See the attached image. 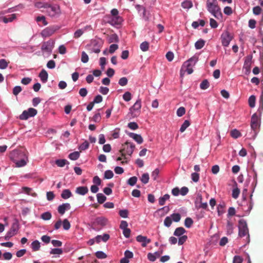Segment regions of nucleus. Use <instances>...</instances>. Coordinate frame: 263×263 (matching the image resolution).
<instances>
[{"label": "nucleus", "instance_id": "13d9d810", "mask_svg": "<svg viewBox=\"0 0 263 263\" xmlns=\"http://www.w3.org/2000/svg\"><path fill=\"white\" fill-rule=\"evenodd\" d=\"M119 215L122 218H127L128 215V211L127 210H122L119 211Z\"/></svg>", "mask_w": 263, "mask_h": 263}, {"label": "nucleus", "instance_id": "aec40b11", "mask_svg": "<svg viewBox=\"0 0 263 263\" xmlns=\"http://www.w3.org/2000/svg\"><path fill=\"white\" fill-rule=\"evenodd\" d=\"M88 192L87 186H79L76 188V193L81 195H84Z\"/></svg>", "mask_w": 263, "mask_h": 263}, {"label": "nucleus", "instance_id": "473e14b6", "mask_svg": "<svg viewBox=\"0 0 263 263\" xmlns=\"http://www.w3.org/2000/svg\"><path fill=\"white\" fill-rule=\"evenodd\" d=\"M170 198L168 194H165L163 197L159 199V204L160 205H163L165 204V201Z\"/></svg>", "mask_w": 263, "mask_h": 263}, {"label": "nucleus", "instance_id": "0eeeda50", "mask_svg": "<svg viewBox=\"0 0 263 263\" xmlns=\"http://www.w3.org/2000/svg\"><path fill=\"white\" fill-rule=\"evenodd\" d=\"M46 9L47 12L51 17H54L61 13L60 8L58 5H48Z\"/></svg>", "mask_w": 263, "mask_h": 263}, {"label": "nucleus", "instance_id": "a18cd8bd", "mask_svg": "<svg viewBox=\"0 0 263 263\" xmlns=\"http://www.w3.org/2000/svg\"><path fill=\"white\" fill-rule=\"evenodd\" d=\"M193 224V220L191 218L187 217L185 219L184 221V226L187 228H190L192 224Z\"/></svg>", "mask_w": 263, "mask_h": 263}, {"label": "nucleus", "instance_id": "39448f33", "mask_svg": "<svg viewBox=\"0 0 263 263\" xmlns=\"http://www.w3.org/2000/svg\"><path fill=\"white\" fill-rule=\"evenodd\" d=\"M141 108V101L140 99H138L129 109V112L133 117H137L140 115Z\"/></svg>", "mask_w": 263, "mask_h": 263}, {"label": "nucleus", "instance_id": "bb28decb", "mask_svg": "<svg viewBox=\"0 0 263 263\" xmlns=\"http://www.w3.org/2000/svg\"><path fill=\"white\" fill-rule=\"evenodd\" d=\"M185 232V230L182 227H179L176 229L174 235L177 236H180Z\"/></svg>", "mask_w": 263, "mask_h": 263}, {"label": "nucleus", "instance_id": "5fc2aeb1", "mask_svg": "<svg viewBox=\"0 0 263 263\" xmlns=\"http://www.w3.org/2000/svg\"><path fill=\"white\" fill-rule=\"evenodd\" d=\"M185 113V109L184 107H180L177 110V115L178 117H182Z\"/></svg>", "mask_w": 263, "mask_h": 263}, {"label": "nucleus", "instance_id": "a19ab883", "mask_svg": "<svg viewBox=\"0 0 263 263\" xmlns=\"http://www.w3.org/2000/svg\"><path fill=\"white\" fill-rule=\"evenodd\" d=\"M149 175L148 173H144L142 175L141 178V182L144 184H146L149 181Z\"/></svg>", "mask_w": 263, "mask_h": 263}, {"label": "nucleus", "instance_id": "4be33fe9", "mask_svg": "<svg viewBox=\"0 0 263 263\" xmlns=\"http://www.w3.org/2000/svg\"><path fill=\"white\" fill-rule=\"evenodd\" d=\"M39 77L43 83L47 81L48 74L45 69H42L39 74Z\"/></svg>", "mask_w": 263, "mask_h": 263}, {"label": "nucleus", "instance_id": "2f4dec72", "mask_svg": "<svg viewBox=\"0 0 263 263\" xmlns=\"http://www.w3.org/2000/svg\"><path fill=\"white\" fill-rule=\"evenodd\" d=\"M230 135L232 137L237 139L241 136V133L236 129H233L231 131Z\"/></svg>", "mask_w": 263, "mask_h": 263}, {"label": "nucleus", "instance_id": "ddd939ff", "mask_svg": "<svg viewBox=\"0 0 263 263\" xmlns=\"http://www.w3.org/2000/svg\"><path fill=\"white\" fill-rule=\"evenodd\" d=\"M18 229L17 224L13 223L11 226L10 230L7 233L5 236V240H9L11 237L14 236Z\"/></svg>", "mask_w": 263, "mask_h": 263}, {"label": "nucleus", "instance_id": "e433bc0d", "mask_svg": "<svg viewBox=\"0 0 263 263\" xmlns=\"http://www.w3.org/2000/svg\"><path fill=\"white\" fill-rule=\"evenodd\" d=\"M255 101H256V98L255 96L252 95L251 96L248 100L249 105V106L253 108L255 105Z\"/></svg>", "mask_w": 263, "mask_h": 263}, {"label": "nucleus", "instance_id": "cd10ccee", "mask_svg": "<svg viewBox=\"0 0 263 263\" xmlns=\"http://www.w3.org/2000/svg\"><path fill=\"white\" fill-rule=\"evenodd\" d=\"M181 6L184 9H189L192 7L193 4L191 1L185 0L181 3Z\"/></svg>", "mask_w": 263, "mask_h": 263}, {"label": "nucleus", "instance_id": "7ed1b4c3", "mask_svg": "<svg viewBox=\"0 0 263 263\" xmlns=\"http://www.w3.org/2000/svg\"><path fill=\"white\" fill-rule=\"evenodd\" d=\"M135 148V145L134 144L127 141L122 144V148L119 151V152L121 153L122 157H123L124 159H125L126 154L131 156Z\"/></svg>", "mask_w": 263, "mask_h": 263}, {"label": "nucleus", "instance_id": "a878e982", "mask_svg": "<svg viewBox=\"0 0 263 263\" xmlns=\"http://www.w3.org/2000/svg\"><path fill=\"white\" fill-rule=\"evenodd\" d=\"M205 41L202 39H200L197 41L195 44V47L196 49H201L205 45Z\"/></svg>", "mask_w": 263, "mask_h": 263}, {"label": "nucleus", "instance_id": "c03bdc74", "mask_svg": "<svg viewBox=\"0 0 263 263\" xmlns=\"http://www.w3.org/2000/svg\"><path fill=\"white\" fill-rule=\"evenodd\" d=\"M209 82L207 80H204L200 84V87L201 89H206L209 87Z\"/></svg>", "mask_w": 263, "mask_h": 263}, {"label": "nucleus", "instance_id": "58836bf2", "mask_svg": "<svg viewBox=\"0 0 263 263\" xmlns=\"http://www.w3.org/2000/svg\"><path fill=\"white\" fill-rule=\"evenodd\" d=\"M227 230L228 234H231L233 233V225L232 222L229 220L227 221Z\"/></svg>", "mask_w": 263, "mask_h": 263}, {"label": "nucleus", "instance_id": "f257e3e1", "mask_svg": "<svg viewBox=\"0 0 263 263\" xmlns=\"http://www.w3.org/2000/svg\"><path fill=\"white\" fill-rule=\"evenodd\" d=\"M206 8L208 11L216 18L222 17V13L217 0H207Z\"/></svg>", "mask_w": 263, "mask_h": 263}, {"label": "nucleus", "instance_id": "09e8293b", "mask_svg": "<svg viewBox=\"0 0 263 263\" xmlns=\"http://www.w3.org/2000/svg\"><path fill=\"white\" fill-rule=\"evenodd\" d=\"M70 223L67 219H64L63 221V227L64 230H68L70 228Z\"/></svg>", "mask_w": 263, "mask_h": 263}, {"label": "nucleus", "instance_id": "de8ad7c7", "mask_svg": "<svg viewBox=\"0 0 263 263\" xmlns=\"http://www.w3.org/2000/svg\"><path fill=\"white\" fill-rule=\"evenodd\" d=\"M114 176L113 172L110 170L106 171L104 173V179H111Z\"/></svg>", "mask_w": 263, "mask_h": 263}, {"label": "nucleus", "instance_id": "5701e85b", "mask_svg": "<svg viewBox=\"0 0 263 263\" xmlns=\"http://www.w3.org/2000/svg\"><path fill=\"white\" fill-rule=\"evenodd\" d=\"M16 14H12L9 15V17H7L6 16H2V20L5 23H8V22H12L14 19L16 18Z\"/></svg>", "mask_w": 263, "mask_h": 263}, {"label": "nucleus", "instance_id": "4468645a", "mask_svg": "<svg viewBox=\"0 0 263 263\" xmlns=\"http://www.w3.org/2000/svg\"><path fill=\"white\" fill-rule=\"evenodd\" d=\"M259 126V119L256 115L254 114L251 117V127L254 130H256Z\"/></svg>", "mask_w": 263, "mask_h": 263}, {"label": "nucleus", "instance_id": "338daca9", "mask_svg": "<svg viewBox=\"0 0 263 263\" xmlns=\"http://www.w3.org/2000/svg\"><path fill=\"white\" fill-rule=\"evenodd\" d=\"M22 88L20 86H15L13 89V93L15 96H17L21 91Z\"/></svg>", "mask_w": 263, "mask_h": 263}, {"label": "nucleus", "instance_id": "1a4fd4ad", "mask_svg": "<svg viewBox=\"0 0 263 263\" xmlns=\"http://www.w3.org/2000/svg\"><path fill=\"white\" fill-rule=\"evenodd\" d=\"M232 39L233 36L231 33L228 31H225L221 35L222 45L225 47L228 46Z\"/></svg>", "mask_w": 263, "mask_h": 263}, {"label": "nucleus", "instance_id": "f03ea898", "mask_svg": "<svg viewBox=\"0 0 263 263\" xmlns=\"http://www.w3.org/2000/svg\"><path fill=\"white\" fill-rule=\"evenodd\" d=\"M238 235L240 237L247 236L246 237V244L250 242V236L249 234V229L247 226V222L245 220L241 219L238 222Z\"/></svg>", "mask_w": 263, "mask_h": 263}, {"label": "nucleus", "instance_id": "680f3d73", "mask_svg": "<svg viewBox=\"0 0 263 263\" xmlns=\"http://www.w3.org/2000/svg\"><path fill=\"white\" fill-rule=\"evenodd\" d=\"M8 65V62L5 59L0 60V68L5 69L7 67Z\"/></svg>", "mask_w": 263, "mask_h": 263}, {"label": "nucleus", "instance_id": "7c9ffc66", "mask_svg": "<svg viewBox=\"0 0 263 263\" xmlns=\"http://www.w3.org/2000/svg\"><path fill=\"white\" fill-rule=\"evenodd\" d=\"M80 157V152L76 151L69 155V158L72 160H76Z\"/></svg>", "mask_w": 263, "mask_h": 263}, {"label": "nucleus", "instance_id": "6ab92c4d", "mask_svg": "<svg viewBox=\"0 0 263 263\" xmlns=\"http://www.w3.org/2000/svg\"><path fill=\"white\" fill-rule=\"evenodd\" d=\"M22 193H25L28 195H31L34 197L37 196V194L36 193L32 192L33 190L32 188L24 186L22 188Z\"/></svg>", "mask_w": 263, "mask_h": 263}, {"label": "nucleus", "instance_id": "f3484780", "mask_svg": "<svg viewBox=\"0 0 263 263\" xmlns=\"http://www.w3.org/2000/svg\"><path fill=\"white\" fill-rule=\"evenodd\" d=\"M70 208V205L68 203H63L58 207V212L63 215L65 213L66 210H69Z\"/></svg>", "mask_w": 263, "mask_h": 263}, {"label": "nucleus", "instance_id": "c9c22d12", "mask_svg": "<svg viewBox=\"0 0 263 263\" xmlns=\"http://www.w3.org/2000/svg\"><path fill=\"white\" fill-rule=\"evenodd\" d=\"M190 125V122L189 120H185L183 123L182 124L180 131L181 133L184 132L185 129Z\"/></svg>", "mask_w": 263, "mask_h": 263}, {"label": "nucleus", "instance_id": "b1692460", "mask_svg": "<svg viewBox=\"0 0 263 263\" xmlns=\"http://www.w3.org/2000/svg\"><path fill=\"white\" fill-rule=\"evenodd\" d=\"M72 196L71 192L68 189L64 190L61 194V197L64 199H68Z\"/></svg>", "mask_w": 263, "mask_h": 263}, {"label": "nucleus", "instance_id": "864d4df0", "mask_svg": "<svg viewBox=\"0 0 263 263\" xmlns=\"http://www.w3.org/2000/svg\"><path fill=\"white\" fill-rule=\"evenodd\" d=\"M62 253H63V250L61 248L52 249H51V250L50 251V253L51 254H58V255L61 254H62Z\"/></svg>", "mask_w": 263, "mask_h": 263}, {"label": "nucleus", "instance_id": "49530a36", "mask_svg": "<svg viewBox=\"0 0 263 263\" xmlns=\"http://www.w3.org/2000/svg\"><path fill=\"white\" fill-rule=\"evenodd\" d=\"M95 255L98 259H105L107 257V255L102 251H97Z\"/></svg>", "mask_w": 263, "mask_h": 263}, {"label": "nucleus", "instance_id": "9d476101", "mask_svg": "<svg viewBox=\"0 0 263 263\" xmlns=\"http://www.w3.org/2000/svg\"><path fill=\"white\" fill-rule=\"evenodd\" d=\"M54 45V42L53 40H49L47 42L43 43L41 47L42 51L50 53L51 52L52 49L53 48Z\"/></svg>", "mask_w": 263, "mask_h": 263}, {"label": "nucleus", "instance_id": "393cba45", "mask_svg": "<svg viewBox=\"0 0 263 263\" xmlns=\"http://www.w3.org/2000/svg\"><path fill=\"white\" fill-rule=\"evenodd\" d=\"M25 158L26 157H22L20 159L15 162L14 163H15L16 166L19 167L25 166L27 164Z\"/></svg>", "mask_w": 263, "mask_h": 263}, {"label": "nucleus", "instance_id": "69168bd1", "mask_svg": "<svg viewBox=\"0 0 263 263\" xmlns=\"http://www.w3.org/2000/svg\"><path fill=\"white\" fill-rule=\"evenodd\" d=\"M160 171L158 168H156L152 173V177L153 180H156L159 175Z\"/></svg>", "mask_w": 263, "mask_h": 263}, {"label": "nucleus", "instance_id": "f704fd0d", "mask_svg": "<svg viewBox=\"0 0 263 263\" xmlns=\"http://www.w3.org/2000/svg\"><path fill=\"white\" fill-rule=\"evenodd\" d=\"M69 162L66 159H58L55 161V164L59 167H63L66 164H68Z\"/></svg>", "mask_w": 263, "mask_h": 263}, {"label": "nucleus", "instance_id": "3c124183", "mask_svg": "<svg viewBox=\"0 0 263 263\" xmlns=\"http://www.w3.org/2000/svg\"><path fill=\"white\" fill-rule=\"evenodd\" d=\"M137 181V178L136 176L130 177L127 181V183L131 186L134 185Z\"/></svg>", "mask_w": 263, "mask_h": 263}, {"label": "nucleus", "instance_id": "e2e57ef3", "mask_svg": "<svg viewBox=\"0 0 263 263\" xmlns=\"http://www.w3.org/2000/svg\"><path fill=\"white\" fill-rule=\"evenodd\" d=\"M128 127L133 130H135L138 128L139 126L137 123L133 122H129L128 124Z\"/></svg>", "mask_w": 263, "mask_h": 263}, {"label": "nucleus", "instance_id": "423d86ee", "mask_svg": "<svg viewBox=\"0 0 263 263\" xmlns=\"http://www.w3.org/2000/svg\"><path fill=\"white\" fill-rule=\"evenodd\" d=\"M37 111L33 108H29L27 110H24L20 116V119L22 120H27L30 117L35 116Z\"/></svg>", "mask_w": 263, "mask_h": 263}, {"label": "nucleus", "instance_id": "37998d69", "mask_svg": "<svg viewBox=\"0 0 263 263\" xmlns=\"http://www.w3.org/2000/svg\"><path fill=\"white\" fill-rule=\"evenodd\" d=\"M172 220L175 222H179L181 219V215L179 213H174L171 216Z\"/></svg>", "mask_w": 263, "mask_h": 263}, {"label": "nucleus", "instance_id": "9b49d317", "mask_svg": "<svg viewBox=\"0 0 263 263\" xmlns=\"http://www.w3.org/2000/svg\"><path fill=\"white\" fill-rule=\"evenodd\" d=\"M58 29L57 26H50L46 28L41 32L43 37H48L52 35Z\"/></svg>", "mask_w": 263, "mask_h": 263}, {"label": "nucleus", "instance_id": "052dcab7", "mask_svg": "<svg viewBox=\"0 0 263 263\" xmlns=\"http://www.w3.org/2000/svg\"><path fill=\"white\" fill-rule=\"evenodd\" d=\"M191 178L194 182H197L199 180V174L197 173H193L191 174Z\"/></svg>", "mask_w": 263, "mask_h": 263}, {"label": "nucleus", "instance_id": "6e6552de", "mask_svg": "<svg viewBox=\"0 0 263 263\" xmlns=\"http://www.w3.org/2000/svg\"><path fill=\"white\" fill-rule=\"evenodd\" d=\"M22 157H26L24 152L20 150H14L9 154L10 159L14 162L20 159Z\"/></svg>", "mask_w": 263, "mask_h": 263}, {"label": "nucleus", "instance_id": "79ce46f5", "mask_svg": "<svg viewBox=\"0 0 263 263\" xmlns=\"http://www.w3.org/2000/svg\"><path fill=\"white\" fill-rule=\"evenodd\" d=\"M89 146V144L88 141H85L83 143H82L79 147V149H80V152L82 151H84L87 148H88Z\"/></svg>", "mask_w": 263, "mask_h": 263}, {"label": "nucleus", "instance_id": "8fccbe9b", "mask_svg": "<svg viewBox=\"0 0 263 263\" xmlns=\"http://www.w3.org/2000/svg\"><path fill=\"white\" fill-rule=\"evenodd\" d=\"M101 119V114L99 112L96 113L92 118V120L95 122H100Z\"/></svg>", "mask_w": 263, "mask_h": 263}, {"label": "nucleus", "instance_id": "dca6fc26", "mask_svg": "<svg viewBox=\"0 0 263 263\" xmlns=\"http://www.w3.org/2000/svg\"><path fill=\"white\" fill-rule=\"evenodd\" d=\"M107 219L105 217H99L96 219L94 224H96L102 227L107 224Z\"/></svg>", "mask_w": 263, "mask_h": 263}, {"label": "nucleus", "instance_id": "4d7b16f0", "mask_svg": "<svg viewBox=\"0 0 263 263\" xmlns=\"http://www.w3.org/2000/svg\"><path fill=\"white\" fill-rule=\"evenodd\" d=\"M128 82V80L126 77H122L119 80V84L120 86H125Z\"/></svg>", "mask_w": 263, "mask_h": 263}, {"label": "nucleus", "instance_id": "bf43d9fd", "mask_svg": "<svg viewBox=\"0 0 263 263\" xmlns=\"http://www.w3.org/2000/svg\"><path fill=\"white\" fill-rule=\"evenodd\" d=\"M36 21L37 22H42L44 25H46L48 24L46 21L45 17L43 15L37 16L36 18Z\"/></svg>", "mask_w": 263, "mask_h": 263}, {"label": "nucleus", "instance_id": "c85d7f7f", "mask_svg": "<svg viewBox=\"0 0 263 263\" xmlns=\"http://www.w3.org/2000/svg\"><path fill=\"white\" fill-rule=\"evenodd\" d=\"M98 202L100 204H102L106 200V197L102 193H98L97 195Z\"/></svg>", "mask_w": 263, "mask_h": 263}, {"label": "nucleus", "instance_id": "603ef678", "mask_svg": "<svg viewBox=\"0 0 263 263\" xmlns=\"http://www.w3.org/2000/svg\"><path fill=\"white\" fill-rule=\"evenodd\" d=\"M172 223V220L171 217H166L164 220V224L166 227H170Z\"/></svg>", "mask_w": 263, "mask_h": 263}, {"label": "nucleus", "instance_id": "72a5a7b5", "mask_svg": "<svg viewBox=\"0 0 263 263\" xmlns=\"http://www.w3.org/2000/svg\"><path fill=\"white\" fill-rule=\"evenodd\" d=\"M34 5H35V7H36L37 8L41 9V8H47L48 4L47 3H44L41 1H38L35 3Z\"/></svg>", "mask_w": 263, "mask_h": 263}, {"label": "nucleus", "instance_id": "412c9836", "mask_svg": "<svg viewBox=\"0 0 263 263\" xmlns=\"http://www.w3.org/2000/svg\"><path fill=\"white\" fill-rule=\"evenodd\" d=\"M109 238V235L107 234H104L103 236L98 235L95 237L96 241L97 243H99L101 240L106 242Z\"/></svg>", "mask_w": 263, "mask_h": 263}, {"label": "nucleus", "instance_id": "f8f14e48", "mask_svg": "<svg viewBox=\"0 0 263 263\" xmlns=\"http://www.w3.org/2000/svg\"><path fill=\"white\" fill-rule=\"evenodd\" d=\"M196 206L198 209H206L208 208V203L207 202H202V197L200 194H198L196 198V200L195 202Z\"/></svg>", "mask_w": 263, "mask_h": 263}, {"label": "nucleus", "instance_id": "ea45409f", "mask_svg": "<svg viewBox=\"0 0 263 263\" xmlns=\"http://www.w3.org/2000/svg\"><path fill=\"white\" fill-rule=\"evenodd\" d=\"M41 217L44 220H48L51 218V214L49 212H46L43 213L41 215Z\"/></svg>", "mask_w": 263, "mask_h": 263}, {"label": "nucleus", "instance_id": "774afa93", "mask_svg": "<svg viewBox=\"0 0 263 263\" xmlns=\"http://www.w3.org/2000/svg\"><path fill=\"white\" fill-rule=\"evenodd\" d=\"M147 258L151 261H155L157 259V256L152 253H148L147 254Z\"/></svg>", "mask_w": 263, "mask_h": 263}, {"label": "nucleus", "instance_id": "a211bd4d", "mask_svg": "<svg viewBox=\"0 0 263 263\" xmlns=\"http://www.w3.org/2000/svg\"><path fill=\"white\" fill-rule=\"evenodd\" d=\"M128 136L134 139L138 144H141L143 142V138L141 135L135 134L133 133H129Z\"/></svg>", "mask_w": 263, "mask_h": 263}, {"label": "nucleus", "instance_id": "4c0bfd02", "mask_svg": "<svg viewBox=\"0 0 263 263\" xmlns=\"http://www.w3.org/2000/svg\"><path fill=\"white\" fill-rule=\"evenodd\" d=\"M140 47L142 51H146L149 49V43L146 41L143 42L140 44Z\"/></svg>", "mask_w": 263, "mask_h": 263}, {"label": "nucleus", "instance_id": "2eb2a0df", "mask_svg": "<svg viewBox=\"0 0 263 263\" xmlns=\"http://www.w3.org/2000/svg\"><path fill=\"white\" fill-rule=\"evenodd\" d=\"M136 240L138 242H141L143 247H145L148 243L151 242L150 239L147 238L146 236H144L141 235H139L136 237Z\"/></svg>", "mask_w": 263, "mask_h": 263}, {"label": "nucleus", "instance_id": "6e6d98bb", "mask_svg": "<svg viewBox=\"0 0 263 263\" xmlns=\"http://www.w3.org/2000/svg\"><path fill=\"white\" fill-rule=\"evenodd\" d=\"M88 60L89 58L88 55L85 52L83 51L81 55V61L84 63H86L88 61Z\"/></svg>", "mask_w": 263, "mask_h": 263}, {"label": "nucleus", "instance_id": "20e7f679", "mask_svg": "<svg viewBox=\"0 0 263 263\" xmlns=\"http://www.w3.org/2000/svg\"><path fill=\"white\" fill-rule=\"evenodd\" d=\"M198 60L197 57L193 56L183 63V68H185L184 70L186 71L188 74H190L193 72L192 68L195 66Z\"/></svg>", "mask_w": 263, "mask_h": 263}, {"label": "nucleus", "instance_id": "c756f323", "mask_svg": "<svg viewBox=\"0 0 263 263\" xmlns=\"http://www.w3.org/2000/svg\"><path fill=\"white\" fill-rule=\"evenodd\" d=\"M31 248L33 251H38L40 248V243L38 240L33 241L31 243Z\"/></svg>", "mask_w": 263, "mask_h": 263}, {"label": "nucleus", "instance_id": "0e129e2a", "mask_svg": "<svg viewBox=\"0 0 263 263\" xmlns=\"http://www.w3.org/2000/svg\"><path fill=\"white\" fill-rule=\"evenodd\" d=\"M239 193H240L239 189H238V188H235V189H233V190L232 197L234 199H237L239 196Z\"/></svg>", "mask_w": 263, "mask_h": 263}]
</instances>
